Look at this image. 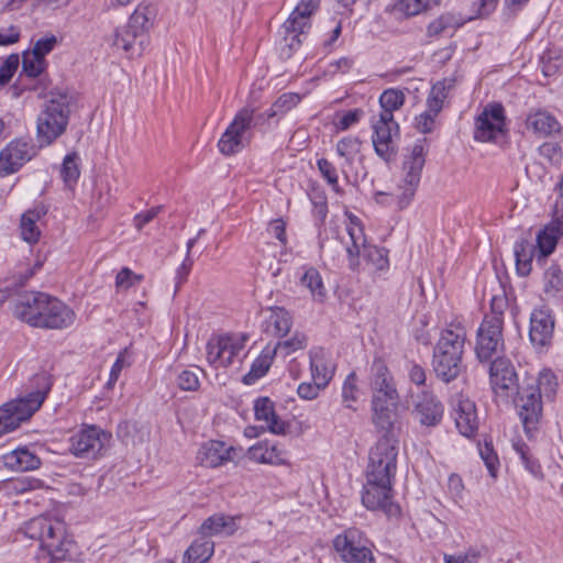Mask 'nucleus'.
<instances>
[{"label":"nucleus","instance_id":"1","mask_svg":"<svg viewBox=\"0 0 563 563\" xmlns=\"http://www.w3.org/2000/svg\"><path fill=\"white\" fill-rule=\"evenodd\" d=\"M398 452L388 441H383L369 451L366 482L363 485L362 504L368 510L383 511L388 518H398L400 507L393 500V484L397 468Z\"/></svg>","mask_w":563,"mask_h":563},{"label":"nucleus","instance_id":"2","mask_svg":"<svg viewBox=\"0 0 563 563\" xmlns=\"http://www.w3.org/2000/svg\"><path fill=\"white\" fill-rule=\"evenodd\" d=\"M404 102L405 95L401 90H385L379 97L382 110L372 121L375 153L386 163L394 161L398 153L399 125L394 119V111L400 109Z\"/></svg>","mask_w":563,"mask_h":563},{"label":"nucleus","instance_id":"3","mask_svg":"<svg viewBox=\"0 0 563 563\" xmlns=\"http://www.w3.org/2000/svg\"><path fill=\"white\" fill-rule=\"evenodd\" d=\"M465 341L466 330L460 323L441 331L432 354V368L441 382L449 384L462 373Z\"/></svg>","mask_w":563,"mask_h":563},{"label":"nucleus","instance_id":"4","mask_svg":"<svg viewBox=\"0 0 563 563\" xmlns=\"http://www.w3.org/2000/svg\"><path fill=\"white\" fill-rule=\"evenodd\" d=\"M14 316L32 327L59 329L66 321V306L45 292L22 295L14 306Z\"/></svg>","mask_w":563,"mask_h":563},{"label":"nucleus","instance_id":"5","mask_svg":"<svg viewBox=\"0 0 563 563\" xmlns=\"http://www.w3.org/2000/svg\"><path fill=\"white\" fill-rule=\"evenodd\" d=\"M155 10L150 4H140L131 14L126 25L118 27L112 45L134 58L143 54L148 45V31L153 25Z\"/></svg>","mask_w":563,"mask_h":563},{"label":"nucleus","instance_id":"6","mask_svg":"<svg viewBox=\"0 0 563 563\" xmlns=\"http://www.w3.org/2000/svg\"><path fill=\"white\" fill-rule=\"evenodd\" d=\"M34 390L26 396L5 402L0 407V435L15 430L21 422L30 419L42 406L51 383L46 374L35 375Z\"/></svg>","mask_w":563,"mask_h":563},{"label":"nucleus","instance_id":"7","mask_svg":"<svg viewBox=\"0 0 563 563\" xmlns=\"http://www.w3.org/2000/svg\"><path fill=\"white\" fill-rule=\"evenodd\" d=\"M23 532L27 538L40 541L41 548L47 550L53 561L66 560L70 540L64 521L44 517L33 518L25 522Z\"/></svg>","mask_w":563,"mask_h":563},{"label":"nucleus","instance_id":"8","mask_svg":"<svg viewBox=\"0 0 563 563\" xmlns=\"http://www.w3.org/2000/svg\"><path fill=\"white\" fill-rule=\"evenodd\" d=\"M504 319L499 312L485 314L476 332L475 355L479 363L489 362L505 352Z\"/></svg>","mask_w":563,"mask_h":563},{"label":"nucleus","instance_id":"9","mask_svg":"<svg viewBox=\"0 0 563 563\" xmlns=\"http://www.w3.org/2000/svg\"><path fill=\"white\" fill-rule=\"evenodd\" d=\"M332 545L344 563H376L371 550L372 542L358 528L344 529L334 537Z\"/></svg>","mask_w":563,"mask_h":563},{"label":"nucleus","instance_id":"10","mask_svg":"<svg viewBox=\"0 0 563 563\" xmlns=\"http://www.w3.org/2000/svg\"><path fill=\"white\" fill-rule=\"evenodd\" d=\"M426 163L424 147L421 142H417L410 150L409 155L405 157L402 164V178L397 186V208L402 210L407 208L420 183L421 172Z\"/></svg>","mask_w":563,"mask_h":563},{"label":"nucleus","instance_id":"11","mask_svg":"<svg viewBox=\"0 0 563 563\" xmlns=\"http://www.w3.org/2000/svg\"><path fill=\"white\" fill-rule=\"evenodd\" d=\"M70 109L67 102L51 100L37 119L40 146L51 144L66 129Z\"/></svg>","mask_w":563,"mask_h":563},{"label":"nucleus","instance_id":"12","mask_svg":"<svg viewBox=\"0 0 563 563\" xmlns=\"http://www.w3.org/2000/svg\"><path fill=\"white\" fill-rule=\"evenodd\" d=\"M246 334H227L212 338L207 343V360L213 367H228L244 350Z\"/></svg>","mask_w":563,"mask_h":563},{"label":"nucleus","instance_id":"13","mask_svg":"<svg viewBox=\"0 0 563 563\" xmlns=\"http://www.w3.org/2000/svg\"><path fill=\"white\" fill-rule=\"evenodd\" d=\"M372 421L382 437L375 446H378L383 441H388L395 451L398 452V439L396 433V424L398 422V401H387L372 399Z\"/></svg>","mask_w":563,"mask_h":563},{"label":"nucleus","instance_id":"14","mask_svg":"<svg viewBox=\"0 0 563 563\" xmlns=\"http://www.w3.org/2000/svg\"><path fill=\"white\" fill-rule=\"evenodd\" d=\"M488 364L489 383L497 397L508 399L518 390V375L512 362L505 355L493 357Z\"/></svg>","mask_w":563,"mask_h":563},{"label":"nucleus","instance_id":"15","mask_svg":"<svg viewBox=\"0 0 563 563\" xmlns=\"http://www.w3.org/2000/svg\"><path fill=\"white\" fill-rule=\"evenodd\" d=\"M517 398L515 400L519 417L523 424V429L528 438H533L539 429L542 418V400L541 395L533 386L515 391Z\"/></svg>","mask_w":563,"mask_h":563},{"label":"nucleus","instance_id":"16","mask_svg":"<svg viewBox=\"0 0 563 563\" xmlns=\"http://www.w3.org/2000/svg\"><path fill=\"white\" fill-rule=\"evenodd\" d=\"M254 121V109L245 107L234 117L233 121L221 135L218 147L224 155H232L244 147L245 133L251 129Z\"/></svg>","mask_w":563,"mask_h":563},{"label":"nucleus","instance_id":"17","mask_svg":"<svg viewBox=\"0 0 563 563\" xmlns=\"http://www.w3.org/2000/svg\"><path fill=\"white\" fill-rule=\"evenodd\" d=\"M506 117L501 103H488L475 121L474 139L478 142H494L505 133Z\"/></svg>","mask_w":563,"mask_h":563},{"label":"nucleus","instance_id":"18","mask_svg":"<svg viewBox=\"0 0 563 563\" xmlns=\"http://www.w3.org/2000/svg\"><path fill=\"white\" fill-rule=\"evenodd\" d=\"M368 384L372 399L398 401L399 395L394 376L383 358H374L369 368Z\"/></svg>","mask_w":563,"mask_h":563},{"label":"nucleus","instance_id":"19","mask_svg":"<svg viewBox=\"0 0 563 563\" xmlns=\"http://www.w3.org/2000/svg\"><path fill=\"white\" fill-rule=\"evenodd\" d=\"M412 397L411 415L421 426L427 428L437 427L444 412L443 404L430 390H422Z\"/></svg>","mask_w":563,"mask_h":563},{"label":"nucleus","instance_id":"20","mask_svg":"<svg viewBox=\"0 0 563 563\" xmlns=\"http://www.w3.org/2000/svg\"><path fill=\"white\" fill-rule=\"evenodd\" d=\"M110 439V433L96 426H88L78 433L76 443L73 444V455L95 460L101 454Z\"/></svg>","mask_w":563,"mask_h":563},{"label":"nucleus","instance_id":"21","mask_svg":"<svg viewBox=\"0 0 563 563\" xmlns=\"http://www.w3.org/2000/svg\"><path fill=\"white\" fill-rule=\"evenodd\" d=\"M37 153L36 147L22 139L10 142L0 152V175L15 173Z\"/></svg>","mask_w":563,"mask_h":563},{"label":"nucleus","instance_id":"22","mask_svg":"<svg viewBox=\"0 0 563 563\" xmlns=\"http://www.w3.org/2000/svg\"><path fill=\"white\" fill-rule=\"evenodd\" d=\"M563 235V208H560L556 202L552 221L541 230L537 236L536 250L538 251V263H541L548 255H550L556 244L558 240Z\"/></svg>","mask_w":563,"mask_h":563},{"label":"nucleus","instance_id":"23","mask_svg":"<svg viewBox=\"0 0 563 563\" xmlns=\"http://www.w3.org/2000/svg\"><path fill=\"white\" fill-rule=\"evenodd\" d=\"M554 319L548 308L534 309L530 317L529 338L536 347L548 346L553 338Z\"/></svg>","mask_w":563,"mask_h":563},{"label":"nucleus","instance_id":"24","mask_svg":"<svg viewBox=\"0 0 563 563\" xmlns=\"http://www.w3.org/2000/svg\"><path fill=\"white\" fill-rule=\"evenodd\" d=\"M526 128L538 137H547L561 132L558 119L545 109H533L526 118Z\"/></svg>","mask_w":563,"mask_h":563},{"label":"nucleus","instance_id":"25","mask_svg":"<svg viewBox=\"0 0 563 563\" xmlns=\"http://www.w3.org/2000/svg\"><path fill=\"white\" fill-rule=\"evenodd\" d=\"M239 520V517L214 514L202 522L199 532L207 539L210 537H230L238 531Z\"/></svg>","mask_w":563,"mask_h":563},{"label":"nucleus","instance_id":"26","mask_svg":"<svg viewBox=\"0 0 563 563\" xmlns=\"http://www.w3.org/2000/svg\"><path fill=\"white\" fill-rule=\"evenodd\" d=\"M249 459L262 464H286V451L277 443L263 440L252 445L247 451Z\"/></svg>","mask_w":563,"mask_h":563},{"label":"nucleus","instance_id":"27","mask_svg":"<svg viewBox=\"0 0 563 563\" xmlns=\"http://www.w3.org/2000/svg\"><path fill=\"white\" fill-rule=\"evenodd\" d=\"M233 446L222 441L211 440L201 445L198 460L207 467H218L231 460Z\"/></svg>","mask_w":563,"mask_h":563},{"label":"nucleus","instance_id":"28","mask_svg":"<svg viewBox=\"0 0 563 563\" xmlns=\"http://www.w3.org/2000/svg\"><path fill=\"white\" fill-rule=\"evenodd\" d=\"M310 372L314 382L327 387L334 375V365L322 347H313L309 352Z\"/></svg>","mask_w":563,"mask_h":563},{"label":"nucleus","instance_id":"29","mask_svg":"<svg viewBox=\"0 0 563 563\" xmlns=\"http://www.w3.org/2000/svg\"><path fill=\"white\" fill-rule=\"evenodd\" d=\"M254 413L258 421H264L274 434H285L288 426L275 412L274 402L268 397H260L254 402Z\"/></svg>","mask_w":563,"mask_h":563},{"label":"nucleus","instance_id":"30","mask_svg":"<svg viewBox=\"0 0 563 563\" xmlns=\"http://www.w3.org/2000/svg\"><path fill=\"white\" fill-rule=\"evenodd\" d=\"M351 243L345 246L349 260V268L353 272L360 267V256L363 250L367 246L366 238L363 227L360 222L351 220L350 225L346 228Z\"/></svg>","mask_w":563,"mask_h":563},{"label":"nucleus","instance_id":"31","mask_svg":"<svg viewBox=\"0 0 563 563\" xmlns=\"http://www.w3.org/2000/svg\"><path fill=\"white\" fill-rule=\"evenodd\" d=\"M455 424L464 437H472L478 429L476 407L471 400H461L455 410Z\"/></svg>","mask_w":563,"mask_h":563},{"label":"nucleus","instance_id":"32","mask_svg":"<svg viewBox=\"0 0 563 563\" xmlns=\"http://www.w3.org/2000/svg\"><path fill=\"white\" fill-rule=\"evenodd\" d=\"M5 467L15 472H27L36 470L41 461L26 448H19L2 456Z\"/></svg>","mask_w":563,"mask_h":563},{"label":"nucleus","instance_id":"33","mask_svg":"<svg viewBox=\"0 0 563 563\" xmlns=\"http://www.w3.org/2000/svg\"><path fill=\"white\" fill-rule=\"evenodd\" d=\"M317 7L316 0H301L284 22L283 27L291 32L305 31L309 27L310 15Z\"/></svg>","mask_w":563,"mask_h":563},{"label":"nucleus","instance_id":"34","mask_svg":"<svg viewBox=\"0 0 563 563\" xmlns=\"http://www.w3.org/2000/svg\"><path fill=\"white\" fill-rule=\"evenodd\" d=\"M292 325L289 312L282 307H273L269 314L264 321V330L266 333L275 336H285L288 334Z\"/></svg>","mask_w":563,"mask_h":563},{"label":"nucleus","instance_id":"35","mask_svg":"<svg viewBox=\"0 0 563 563\" xmlns=\"http://www.w3.org/2000/svg\"><path fill=\"white\" fill-rule=\"evenodd\" d=\"M517 272L521 276H527L532 269V261L538 262V251L536 246L525 240L516 242L514 246Z\"/></svg>","mask_w":563,"mask_h":563},{"label":"nucleus","instance_id":"36","mask_svg":"<svg viewBox=\"0 0 563 563\" xmlns=\"http://www.w3.org/2000/svg\"><path fill=\"white\" fill-rule=\"evenodd\" d=\"M543 291L549 299L563 300V272L556 264H551L543 274Z\"/></svg>","mask_w":563,"mask_h":563},{"label":"nucleus","instance_id":"37","mask_svg":"<svg viewBox=\"0 0 563 563\" xmlns=\"http://www.w3.org/2000/svg\"><path fill=\"white\" fill-rule=\"evenodd\" d=\"M276 355V349L265 346L261 354L252 363L250 372L243 377L245 384H253L269 371L274 357Z\"/></svg>","mask_w":563,"mask_h":563},{"label":"nucleus","instance_id":"38","mask_svg":"<svg viewBox=\"0 0 563 563\" xmlns=\"http://www.w3.org/2000/svg\"><path fill=\"white\" fill-rule=\"evenodd\" d=\"M462 25L463 22L454 14L443 13L428 24L427 36L438 38L448 33L455 32Z\"/></svg>","mask_w":563,"mask_h":563},{"label":"nucleus","instance_id":"39","mask_svg":"<svg viewBox=\"0 0 563 563\" xmlns=\"http://www.w3.org/2000/svg\"><path fill=\"white\" fill-rule=\"evenodd\" d=\"M44 213L45 211L43 209H34L27 210L22 214L20 230L21 236L25 242L32 244L38 241L41 232L38 227L36 225V222Z\"/></svg>","mask_w":563,"mask_h":563},{"label":"nucleus","instance_id":"40","mask_svg":"<svg viewBox=\"0 0 563 563\" xmlns=\"http://www.w3.org/2000/svg\"><path fill=\"white\" fill-rule=\"evenodd\" d=\"M213 553V542L202 537L195 540L184 555V563H205Z\"/></svg>","mask_w":563,"mask_h":563},{"label":"nucleus","instance_id":"41","mask_svg":"<svg viewBox=\"0 0 563 563\" xmlns=\"http://www.w3.org/2000/svg\"><path fill=\"white\" fill-rule=\"evenodd\" d=\"M514 449L516 453L519 455L522 465L525 468L536 478H543V472L542 466L539 462V460L534 456L533 452L529 448L528 444H526L522 441H518L514 443Z\"/></svg>","mask_w":563,"mask_h":563},{"label":"nucleus","instance_id":"42","mask_svg":"<svg viewBox=\"0 0 563 563\" xmlns=\"http://www.w3.org/2000/svg\"><path fill=\"white\" fill-rule=\"evenodd\" d=\"M453 86V80L451 79H444L441 81L435 82L431 91L429 93V97L427 99V107L428 110L432 111L433 113L439 114V112L443 108V102L448 97V90Z\"/></svg>","mask_w":563,"mask_h":563},{"label":"nucleus","instance_id":"43","mask_svg":"<svg viewBox=\"0 0 563 563\" xmlns=\"http://www.w3.org/2000/svg\"><path fill=\"white\" fill-rule=\"evenodd\" d=\"M362 256L377 272L386 271L389 267L388 251L385 247L367 244Z\"/></svg>","mask_w":563,"mask_h":563},{"label":"nucleus","instance_id":"44","mask_svg":"<svg viewBox=\"0 0 563 563\" xmlns=\"http://www.w3.org/2000/svg\"><path fill=\"white\" fill-rule=\"evenodd\" d=\"M301 283L307 287L312 297L318 301H323L327 296V290L323 285L320 273L313 268H308L301 277Z\"/></svg>","mask_w":563,"mask_h":563},{"label":"nucleus","instance_id":"45","mask_svg":"<svg viewBox=\"0 0 563 563\" xmlns=\"http://www.w3.org/2000/svg\"><path fill=\"white\" fill-rule=\"evenodd\" d=\"M36 54L37 53H33L32 51H26L23 54L22 69L29 77H37L46 67L45 58Z\"/></svg>","mask_w":563,"mask_h":563},{"label":"nucleus","instance_id":"46","mask_svg":"<svg viewBox=\"0 0 563 563\" xmlns=\"http://www.w3.org/2000/svg\"><path fill=\"white\" fill-rule=\"evenodd\" d=\"M201 368L198 366L183 369L177 376V385L181 390L196 391L200 387L199 373Z\"/></svg>","mask_w":563,"mask_h":563},{"label":"nucleus","instance_id":"47","mask_svg":"<svg viewBox=\"0 0 563 563\" xmlns=\"http://www.w3.org/2000/svg\"><path fill=\"white\" fill-rule=\"evenodd\" d=\"M478 451L489 475L496 478L499 468V459L494 450L493 443L488 441H485L484 444L479 443Z\"/></svg>","mask_w":563,"mask_h":563},{"label":"nucleus","instance_id":"48","mask_svg":"<svg viewBox=\"0 0 563 563\" xmlns=\"http://www.w3.org/2000/svg\"><path fill=\"white\" fill-rule=\"evenodd\" d=\"M558 382L556 376L550 369H543L538 378L537 386H533L539 395L545 396L548 399H552L556 393Z\"/></svg>","mask_w":563,"mask_h":563},{"label":"nucleus","instance_id":"49","mask_svg":"<svg viewBox=\"0 0 563 563\" xmlns=\"http://www.w3.org/2000/svg\"><path fill=\"white\" fill-rule=\"evenodd\" d=\"M357 377L354 372L350 373L342 386V400L346 408L355 410L353 404L357 400Z\"/></svg>","mask_w":563,"mask_h":563},{"label":"nucleus","instance_id":"50","mask_svg":"<svg viewBox=\"0 0 563 563\" xmlns=\"http://www.w3.org/2000/svg\"><path fill=\"white\" fill-rule=\"evenodd\" d=\"M360 146L361 142L357 137H343L336 144V152L346 163L351 164L355 155L360 152Z\"/></svg>","mask_w":563,"mask_h":563},{"label":"nucleus","instance_id":"51","mask_svg":"<svg viewBox=\"0 0 563 563\" xmlns=\"http://www.w3.org/2000/svg\"><path fill=\"white\" fill-rule=\"evenodd\" d=\"M307 346V336L303 333L296 332L290 339L279 341L273 349L278 351H285V355H289L298 350H302Z\"/></svg>","mask_w":563,"mask_h":563},{"label":"nucleus","instance_id":"52","mask_svg":"<svg viewBox=\"0 0 563 563\" xmlns=\"http://www.w3.org/2000/svg\"><path fill=\"white\" fill-rule=\"evenodd\" d=\"M317 166L322 175V177L327 180V183L332 187L335 192H341V188L338 181V170L335 166L328 161L327 158H320L317 161Z\"/></svg>","mask_w":563,"mask_h":563},{"label":"nucleus","instance_id":"53","mask_svg":"<svg viewBox=\"0 0 563 563\" xmlns=\"http://www.w3.org/2000/svg\"><path fill=\"white\" fill-rule=\"evenodd\" d=\"M428 4L429 0H399L395 10L406 16H412L427 9Z\"/></svg>","mask_w":563,"mask_h":563},{"label":"nucleus","instance_id":"54","mask_svg":"<svg viewBox=\"0 0 563 563\" xmlns=\"http://www.w3.org/2000/svg\"><path fill=\"white\" fill-rule=\"evenodd\" d=\"M539 154L553 165H558L562 159V147L556 142H544L539 146Z\"/></svg>","mask_w":563,"mask_h":563},{"label":"nucleus","instance_id":"55","mask_svg":"<svg viewBox=\"0 0 563 563\" xmlns=\"http://www.w3.org/2000/svg\"><path fill=\"white\" fill-rule=\"evenodd\" d=\"M19 66V56L16 54L10 55L4 63L0 66V85H7Z\"/></svg>","mask_w":563,"mask_h":563},{"label":"nucleus","instance_id":"56","mask_svg":"<svg viewBox=\"0 0 563 563\" xmlns=\"http://www.w3.org/2000/svg\"><path fill=\"white\" fill-rule=\"evenodd\" d=\"M301 98L298 93L287 92L283 93L273 104L278 110L280 115L285 114L300 102Z\"/></svg>","mask_w":563,"mask_h":563},{"label":"nucleus","instance_id":"57","mask_svg":"<svg viewBox=\"0 0 563 563\" xmlns=\"http://www.w3.org/2000/svg\"><path fill=\"white\" fill-rule=\"evenodd\" d=\"M163 206H156L135 214L133 218L134 228L137 231H141L147 223L153 221L163 211Z\"/></svg>","mask_w":563,"mask_h":563},{"label":"nucleus","instance_id":"58","mask_svg":"<svg viewBox=\"0 0 563 563\" xmlns=\"http://www.w3.org/2000/svg\"><path fill=\"white\" fill-rule=\"evenodd\" d=\"M324 388L325 387L323 385H320L318 382L314 380L313 383L303 382L299 384L297 388V394L303 400H313L319 396L320 391Z\"/></svg>","mask_w":563,"mask_h":563},{"label":"nucleus","instance_id":"59","mask_svg":"<svg viewBox=\"0 0 563 563\" xmlns=\"http://www.w3.org/2000/svg\"><path fill=\"white\" fill-rule=\"evenodd\" d=\"M125 354H126V349H124L123 351H121L119 353L115 362L113 363L111 371H110L109 380L107 382L108 388H112L114 386V384L117 383V380L120 377L122 369L124 367L129 366V363L125 358Z\"/></svg>","mask_w":563,"mask_h":563},{"label":"nucleus","instance_id":"60","mask_svg":"<svg viewBox=\"0 0 563 563\" xmlns=\"http://www.w3.org/2000/svg\"><path fill=\"white\" fill-rule=\"evenodd\" d=\"M364 114L362 109H353L343 113L336 123V128L340 130H347L352 125L356 124L362 115Z\"/></svg>","mask_w":563,"mask_h":563},{"label":"nucleus","instance_id":"61","mask_svg":"<svg viewBox=\"0 0 563 563\" xmlns=\"http://www.w3.org/2000/svg\"><path fill=\"white\" fill-rule=\"evenodd\" d=\"M56 44L57 38L54 35L45 38H40L34 43L32 52L37 53V56L45 58V55L52 52Z\"/></svg>","mask_w":563,"mask_h":563},{"label":"nucleus","instance_id":"62","mask_svg":"<svg viewBox=\"0 0 563 563\" xmlns=\"http://www.w3.org/2000/svg\"><path fill=\"white\" fill-rule=\"evenodd\" d=\"M437 113H433L432 111L428 110L422 112L417 119H416V126L421 133H429L432 131L434 125V118L437 117Z\"/></svg>","mask_w":563,"mask_h":563},{"label":"nucleus","instance_id":"63","mask_svg":"<svg viewBox=\"0 0 563 563\" xmlns=\"http://www.w3.org/2000/svg\"><path fill=\"white\" fill-rule=\"evenodd\" d=\"M268 232L269 234L275 236L280 242L282 245H286V224L282 219H275L271 221L268 225Z\"/></svg>","mask_w":563,"mask_h":563},{"label":"nucleus","instance_id":"64","mask_svg":"<svg viewBox=\"0 0 563 563\" xmlns=\"http://www.w3.org/2000/svg\"><path fill=\"white\" fill-rule=\"evenodd\" d=\"M408 377L411 383L417 386H423L426 384L427 375L422 366L416 363H411L408 368Z\"/></svg>","mask_w":563,"mask_h":563}]
</instances>
